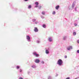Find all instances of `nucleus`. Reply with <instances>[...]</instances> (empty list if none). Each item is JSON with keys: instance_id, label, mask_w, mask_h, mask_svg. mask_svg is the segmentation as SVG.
<instances>
[{"instance_id": "2", "label": "nucleus", "mask_w": 79, "mask_h": 79, "mask_svg": "<svg viewBox=\"0 0 79 79\" xmlns=\"http://www.w3.org/2000/svg\"><path fill=\"white\" fill-rule=\"evenodd\" d=\"M27 39L28 42H30V36L29 35H27Z\"/></svg>"}, {"instance_id": "31", "label": "nucleus", "mask_w": 79, "mask_h": 79, "mask_svg": "<svg viewBox=\"0 0 79 79\" xmlns=\"http://www.w3.org/2000/svg\"><path fill=\"white\" fill-rule=\"evenodd\" d=\"M77 43H79V40H77Z\"/></svg>"}, {"instance_id": "27", "label": "nucleus", "mask_w": 79, "mask_h": 79, "mask_svg": "<svg viewBox=\"0 0 79 79\" xmlns=\"http://www.w3.org/2000/svg\"><path fill=\"white\" fill-rule=\"evenodd\" d=\"M41 7H41V6H40L39 7V9H40V8H41Z\"/></svg>"}, {"instance_id": "24", "label": "nucleus", "mask_w": 79, "mask_h": 79, "mask_svg": "<svg viewBox=\"0 0 79 79\" xmlns=\"http://www.w3.org/2000/svg\"><path fill=\"white\" fill-rule=\"evenodd\" d=\"M19 79H23V78L21 77H19Z\"/></svg>"}, {"instance_id": "4", "label": "nucleus", "mask_w": 79, "mask_h": 79, "mask_svg": "<svg viewBox=\"0 0 79 79\" xmlns=\"http://www.w3.org/2000/svg\"><path fill=\"white\" fill-rule=\"evenodd\" d=\"M35 61V63H39L40 62V60H39V59H36Z\"/></svg>"}, {"instance_id": "23", "label": "nucleus", "mask_w": 79, "mask_h": 79, "mask_svg": "<svg viewBox=\"0 0 79 79\" xmlns=\"http://www.w3.org/2000/svg\"><path fill=\"white\" fill-rule=\"evenodd\" d=\"M28 9H30V5L28 6Z\"/></svg>"}, {"instance_id": "7", "label": "nucleus", "mask_w": 79, "mask_h": 79, "mask_svg": "<svg viewBox=\"0 0 79 79\" xmlns=\"http://www.w3.org/2000/svg\"><path fill=\"white\" fill-rule=\"evenodd\" d=\"M20 68V66L19 65H17L16 66V69H19Z\"/></svg>"}, {"instance_id": "11", "label": "nucleus", "mask_w": 79, "mask_h": 79, "mask_svg": "<svg viewBox=\"0 0 79 79\" xmlns=\"http://www.w3.org/2000/svg\"><path fill=\"white\" fill-rule=\"evenodd\" d=\"M72 47L71 46L70 47H69V48H67V49H68V50H70V49Z\"/></svg>"}, {"instance_id": "6", "label": "nucleus", "mask_w": 79, "mask_h": 79, "mask_svg": "<svg viewBox=\"0 0 79 79\" xmlns=\"http://www.w3.org/2000/svg\"><path fill=\"white\" fill-rule=\"evenodd\" d=\"M19 72H20V73H22V72H23V69H19Z\"/></svg>"}, {"instance_id": "8", "label": "nucleus", "mask_w": 79, "mask_h": 79, "mask_svg": "<svg viewBox=\"0 0 79 79\" xmlns=\"http://www.w3.org/2000/svg\"><path fill=\"white\" fill-rule=\"evenodd\" d=\"M59 6L58 5V6H56V10H58L59 8Z\"/></svg>"}, {"instance_id": "34", "label": "nucleus", "mask_w": 79, "mask_h": 79, "mask_svg": "<svg viewBox=\"0 0 79 79\" xmlns=\"http://www.w3.org/2000/svg\"><path fill=\"white\" fill-rule=\"evenodd\" d=\"M31 8V5H30V8Z\"/></svg>"}, {"instance_id": "32", "label": "nucleus", "mask_w": 79, "mask_h": 79, "mask_svg": "<svg viewBox=\"0 0 79 79\" xmlns=\"http://www.w3.org/2000/svg\"><path fill=\"white\" fill-rule=\"evenodd\" d=\"M35 7H36V8H37V7H38V6L36 5V6H35Z\"/></svg>"}, {"instance_id": "33", "label": "nucleus", "mask_w": 79, "mask_h": 79, "mask_svg": "<svg viewBox=\"0 0 79 79\" xmlns=\"http://www.w3.org/2000/svg\"><path fill=\"white\" fill-rule=\"evenodd\" d=\"M35 23H37V22H35Z\"/></svg>"}, {"instance_id": "22", "label": "nucleus", "mask_w": 79, "mask_h": 79, "mask_svg": "<svg viewBox=\"0 0 79 79\" xmlns=\"http://www.w3.org/2000/svg\"><path fill=\"white\" fill-rule=\"evenodd\" d=\"M67 55H65L64 56V58H67Z\"/></svg>"}, {"instance_id": "9", "label": "nucleus", "mask_w": 79, "mask_h": 79, "mask_svg": "<svg viewBox=\"0 0 79 79\" xmlns=\"http://www.w3.org/2000/svg\"><path fill=\"white\" fill-rule=\"evenodd\" d=\"M48 41H50V42H51V41H52V40L51 38H48Z\"/></svg>"}, {"instance_id": "19", "label": "nucleus", "mask_w": 79, "mask_h": 79, "mask_svg": "<svg viewBox=\"0 0 79 79\" xmlns=\"http://www.w3.org/2000/svg\"><path fill=\"white\" fill-rule=\"evenodd\" d=\"M56 14V12L55 11H53L52 12V14Z\"/></svg>"}, {"instance_id": "29", "label": "nucleus", "mask_w": 79, "mask_h": 79, "mask_svg": "<svg viewBox=\"0 0 79 79\" xmlns=\"http://www.w3.org/2000/svg\"><path fill=\"white\" fill-rule=\"evenodd\" d=\"M30 73V72H28V74H29Z\"/></svg>"}, {"instance_id": "17", "label": "nucleus", "mask_w": 79, "mask_h": 79, "mask_svg": "<svg viewBox=\"0 0 79 79\" xmlns=\"http://www.w3.org/2000/svg\"><path fill=\"white\" fill-rule=\"evenodd\" d=\"M73 35H76V32H73Z\"/></svg>"}, {"instance_id": "21", "label": "nucleus", "mask_w": 79, "mask_h": 79, "mask_svg": "<svg viewBox=\"0 0 79 79\" xmlns=\"http://www.w3.org/2000/svg\"><path fill=\"white\" fill-rule=\"evenodd\" d=\"M74 5L73 4L72 5V8H74Z\"/></svg>"}, {"instance_id": "18", "label": "nucleus", "mask_w": 79, "mask_h": 79, "mask_svg": "<svg viewBox=\"0 0 79 79\" xmlns=\"http://www.w3.org/2000/svg\"><path fill=\"white\" fill-rule=\"evenodd\" d=\"M35 21H36V19H33V22H35Z\"/></svg>"}, {"instance_id": "5", "label": "nucleus", "mask_w": 79, "mask_h": 79, "mask_svg": "<svg viewBox=\"0 0 79 79\" xmlns=\"http://www.w3.org/2000/svg\"><path fill=\"white\" fill-rule=\"evenodd\" d=\"M33 54L34 55H35L36 56H39V54H38L36 52H34Z\"/></svg>"}, {"instance_id": "20", "label": "nucleus", "mask_w": 79, "mask_h": 79, "mask_svg": "<svg viewBox=\"0 0 79 79\" xmlns=\"http://www.w3.org/2000/svg\"><path fill=\"white\" fill-rule=\"evenodd\" d=\"M65 79H70V77H67Z\"/></svg>"}, {"instance_id": "25", "label": "nucleus", "mask_w": 79, "mask_h": 79, "mask_svg": "<svg viewBox=\"0 0 79 79\" xmlns=\"http://www.w3.org/2000/svg\"><path fill=\"white\" fill-rule=\"evenodd\" d=\"M24 2H27L28 0H23Z\"/></svg>"}, {"instance_id": "28", "label": "nucleus", "mask_w": 79, "mask_h": 79, "mask_svg": "<svg viewBox=\"0 0 79 79\" xmlns=\"http://www.w3.org/2000/svg\"><path fill=\"white\" fill-rule=\"evenodd\" d=\"M75 26H77V24L76 23H75Z\"/></svg>"}, {"instance_id": "1", "label": "nucleus", "mask_w": 79, "mask_h": 79, "mask_svg": "<svg viewBox=\"0 0 79 79\" xmlns=\"http://www.w3.org/2000/svg\"><path fill=\"white\" fill-rule=\"evenodd\" d=\"M63 63V61L61 59H59L58 60L57 62V64H58L59 65H61Z\"/></svg>"}, {"instance_id": "16", "label": "nucleus", "mask_w": 79, "mask_h": 79, "mask_svg": "<svg viewBox=\"0 0 79 79\" xmlns=\"http://www.w3.org/2000/svg\"><path fill=\"white\" fill-rule=\"evenodd\" d=\"M42 14H43V15H45V12H42Z\"/></svg>"}, {"instance_id": "12", "label": "nucleus", "mask_w": 79, "mask_h": 79, "mask_svg": "<svg viewBox=\"0 0 79 79\" xmlns=\"http://www.w3.org/2000/svg\"><path fill=\"white\" fill-rule=\"evenodd\" d=\"M45 52L46 53H49V52L48 50H46Z\"/></svg>"}, {"instance_id": "13", "label": "nucleus", "mask_w": 79, "mask_h": 79, "mask_svg": "<svg viewBox=\"0 0 79 79\" xmlns=\"http://www.w3.org/2000/svg\"><path fill=\"white\" fill-rule=\"evenodd\" d=\"M35 5H36L38 6L39 5L38 2H35Z\"/></svg>"}, {"instance_id": "30", "label": "nucleus", "mask_w": 79, "mask_h": 79, "mask_svg": "<svg viewBox=\"0 0 79 79\" xmlns=\"http://www.w3.org/2000/svg\"><path fill=\"white\" fill-rule=\"evenodd\" d=\"M77 53H79V50H77Z\"/></svg>"}, {"instance_id": "26", "label": "nucleus", "mask_w": 79, "mask_h": 79, "mask_svg": "<svg viewBox=\"0 0 79 79\" xmlns=\"http://www.w3.org/2000/svg\"><path fill=\"white\" fill-rule=\"evenodd\" d=\"M42 63H44V61H42Z\"/></svg>"}, {"instance_id": "3", "label": "nucleus", "mask_w": 79, "mask_h": 79, "mask_svg": "<svg viewBox=\"0 0 79 79\" xmlns=\"http://www.w3.org/2000/svg\"><path fill=\"white\" fill-rule=\"evenodd\" d=\"M34 30V31H35V32H37L38 31V30L37 27H35Z\"/></svg>"}, {"instance_id": "15", "label": "nucleus", "mask_w": 79, "mask_h": 79, "mask_svg": "<svg viewBox=\"0 0 79 79\" xmlns=\"http://www.w3.org/2000/svg\"><path fill=\"white\" fill-rule=\"evenodd\" d=\"M63 39L64 40H66V36H64V37H63Z\"/></svg>"}, {"instance_id": "10", "label": "nucleus", "mask_w": 79, "mask_h": 79, "mask_svg": "<svg viewBox=\"0 0 79 79\" xmlns=\"http://www.w3.org/2000/svg\"><path fill=\"white\" fill-rule=\"evenodd\" d=\"M31 67H32V68H36V66H35V65H34V64L32 65L31 66Z\"/></svg>"}, {"instance_id": "14", "label": "nucleus", "mask_w": 79, "mask_h": 79, "mask_svg": "<svg viewBox=\"0 0 79 79\" xmlns=\"http://www.w3.org/2000/svg\"><path fill=\"white\" fill-rule=\"evenodd\" d=\"M43 27H44V28H46V25L44 24L43 25Z\"/></svg>"}]
</instances>
